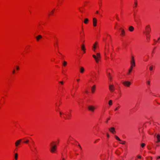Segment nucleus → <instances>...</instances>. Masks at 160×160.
Instances as JSON below:
<instances>
[{
    "mask_svg": "<svg viewBox=\"0 0 160 160\" xmlns=\"http://www.w3.org/2000/svg\"><path fill=\"white\" fill-rule=\"evenodd\" d=\"M80 11L81 12H82V11L81 10H80Z\"/></svg>",
    "mask_w": 160,
    "mask_h": 160,
    "instance_id": "obj_52",
    "label": "nucleus"
},
{
    "mask_svg": "<svg viewBox=\"0 0 160 160\" xmlns=\"http://www.w3.org/2000/svg\"><path fill=\"white\" fill-rule=\"evenodd\" d=\"M108 77L109 78V79L110 80H111L112 79V77L110 75V73H108Z\"/></svg>",
    "mask_w": 160,
    "mask_h": 160,
    "instance_id": "obj_22",
    "label": "nucleus"
},
{
    "mask_svg": "<svg viewBox=\"0 0 160 160\" xmlns=\"http://www.w3.org/2000/svg\"><path fill=\"white\" fill-rule=\"evenodd\" d=\"M92 57L95 59L96 62L98 63L101 58V56L100 53H96V55H93Z\"/></svg>",
    "mask_w": 160,
    "mask_h": 160,
    "instance_id": "obj_3",
    "label": "nucleus"
},
{
    "mask_svg": "<svg viewBox=\"0 0 160 160\" xmlns=\"http://www.w3.org/2000/svg\"><path fill=\"white\" fill-rule=\"evenodd\" d=\"M110 119V118H109L106 121V122L107 123V122H108V120H109Z\"/></svg>",
    "mask_w": 160,
    "mask_h": 160,
    "instance_id": "obj_40",
    "label": "nucleus"
},
{
    "mask_svg": "<svg viewBox=\"0 0 160 160\" xmlns=\"http://www.w3.org/2000/svg\"><path fill=\"white\" fill-rule=\"evenodd\" d=\"M51 148L50 150L52 152H54L56 150V145H53L52 144L51 145Z\"/></svg>",
    "mask_w": 160,
    "mask_h": 160,
    "instance_id": "obj_4",
    "label": "nucleus"
},
{
    "mask_svg": "<svg viewBox=\"0 0 160 160\" xmlns=\"http://www.w3.org/2000/svg\"><path fill=\"white\" fill-rule=\"evenodd\" d=\"M109 89L111 92H113L115 90V88L112 84L109 85Z\"/></svg>",
    "mask_w": 160,
    "mask_h": 160,
    "instance_id": "obj_6",
    "label": "nucleus"
},
{
    "mask_svg": "<svg viewBox=\"0 0 160 160\" xmlns=\"http://www.w3.org/2000/svg\"><path fill=\"white\" fill-rule=\"evenodd\" d=\"M156 136L157 141L156 142V143H158L160 142V134H158L156 135V134L154 135V137Z\"/></svg>",
    "mask_w": 160,
    "mask_h": 160,
    "instance_id": "obj_7",
    "label": "nucleus"
},
{
    "mask_svg": "<svg viewBox=\"0 0 160 160\" xmlns=\"http://www.w3.org/2000/svg\"><path fill=\"white\" fill-rule=\"evenodd\" d=\"M96 141H95V142L94 143H96Z\"/></svg>",
    "mask_w": 160,
    "mask_h": 160,
    "instance_id": "obj_56",
    "label": "nucleus"
},
{
    "mask_svg": "<svg viewBox=\"0 0 160 160\" xmlns=\"http://www.w3.org/2000/svg\"><path fill=\"white\" fill-rule=\"evenodd\" d=\"M16 69L17 70H19V67L18 66H17L16 67Z\"/></svg>",
    "mask_w": 160,
    "mask_h": 160,
    "instance_id": "obj_31",
    "label": "nucleus"
},
{
    "mask_svg": "<svg viewBox=\"0 0 160 160\" xmlns=\"http://www.w3.org/2000/svg\"><path fill=\"white\" fill-rule=\"evenodd\" d=\"M117 109H118V108H116L115 109V111H116V110H117Z\"/></svg>",
    "mask_w": 160,
    "mask_h": 160,
    "instance_id": "obj_46",
    "label": "nucleus"
},
{
    "mask_svg": "<svg viewBox=\"0 0 160 160\" xmlns=\"http://www.w3.org/2000/svg\"><path fill=\"white\" fill-rule=\"evenodd\" d=\"M147 83L148 85H150V81H148L147 82Z\"/></svg>",
    "mask_w": 160,
    "mask_h": 160,
    "instance_id": "obj_37",
    "label": "nucleus"
},
{
    "mask_svg": "<svg viewBox=\"0 0 160 160\" xmlns=\"http://www.w3.org/2000/svg\"><path fill=\"white\" fill-rule=\"evenodd\" d=\"M131 66L130 68L129 69L128 74H129L132 72L133 67H135V63L134 57L133 56L132 57L131 60L130 61Z\"/></svg>",
    "mask_w": 160,
    "mask_h": 160,
    "instance_id": "obj_1",
    "label": "nucleus"
},
{
    "mask_svg": "<svg viewBox=\"0 0 160 160\" xmlns=\"http://www.w3.org/2000/svg\"><path fill=\"white\" fill-rule=\"evenodd\" d=\"M67 63L66 61H63V65L64 66H66L67 65Z\"/></svg>",
    "mask_w": 160,
    "mask_h": 160,
    "instance_id": "obj_23",
    "label": "nucleus"
},
{
    "mask_svg": "<svg viewBox=\"0 0 160 160\" xmlns=\"http://www.w3.org/2000/svg\"><path fill=\"white\" fill-rule=\"evenodd\" d=\"M134 29V27L132 26H130L129 28V30L130 32H132Z\"/></svg>",
    "mask_w": 160,
    "mask_h": 160,
    "instance_id": "obj_17",
    "label": "nucleus"
},
{
    "mask_svg": "<svg viewBox=\"0 0 160 160\" xmlns=\"http://www.w3.org/2000/svg\"><path fill=\"white\" fill-rule=\"evenodd\" d=\"M83 52H84V53H85V51H83Z\"/></svg>",
    "mask_w": 160,
    "mask_h": 160,
    "instance_id": "obj_51",
    "label": "nucleus"
},
{
    "mask_svg": "<svg viewBox=\"0 0 160 160\" xmlns=\"http://www.w3.org/2000/svg\"><path fill=\"white\" fill-rule=\"evenodd\" d=\"M122 159H123V157H122Z\"/></svg>",
    "mask_w": 160,
    "mask_h": 160,
    "instance_id": "obj_55",
    "label": "nucleus"
},
{
    "mask_svg": "<svg viewBox=\"0 0 160 160\" xmlns=\"http://www.w3.org/2000/svg\"><path fill=\"white\" fill-rule=\"evenodd\" d=\"M107 136L108 138L109 137V135L108 133H107Z\"/></svg>",
    "mask_w": 160,
    "mask_h": 160,
    "instance_id": "obj_39",
    "label": "nucleus"
},
{
    "mask_svg": "<svg viewBox=\"0 0 160 160\" xmlns=\"http://www.w3.org/2000/svg\"><path fill=\"white\" fill-rule=\"evenodd\" d=\"M96 88V86L95 85H93L91 88V91L92 93H94Z\"/></svg>",
    "mask_w": 160,
    "mask_h": 160,
    "instance_id": "obj_14",
    "label": "nucleus"
},
{
    "mask_svg": "<svg viewBox=\"0 0 160 160\" xmlns=\"http://www.w3.org/2000/svg\"><path fill=\"white\" fill-rule=\"evenodd\" d=\"M126 142L125 141H123L121 143V144H124Z\"/></svg>",
    "mask_w": 160,
    "mask_h": 160,
    "instance_id": "obj_33",
    "label": "nucleus"
},
{
    "mask_svg": "<svg viewBox=\"0 0 160 160\" xmlns=\"http://www.w3.org/2000/svg\"><path fill=\"white\" fill-rule=\"evenodd\" d=\"M109 131L112 134H114L116 133L115 128L113 127H112L109 129Z\"/></svg>",
    "mask_w": 160,
    "mask_h": 160,
    "instance_id": "obj_9",
    "label": "nucleus"
},
{
    "mask_svg": "<svg viewBox=\"0 0 160 160\" xmlns=\"http://www.w3.org/2000/svg\"><path fill=\"white\" fill-rule=\"evenodd\" d=\"M96 13H97V14H98V11H97L96 12Z\"/></svg>",
    "mask_w": 160,
    "mask_h": 160,
    "instance_id": "obj_45",
    "label": "nucleus"
},
{
    "mask_svg": "<svg viewBox=\"0 0 160 160\" xmlns=\"http://www.w3.org/2000/svg\"><path fill=\"white\" fill-rule=\"evenodd\" d=\"M149 70L152 71L153 70V66H151L149 67Z\"/></svg>",
    "mask_w": 160,
    "mask_h": 160,
    "instance_id": "obj_27",
    "label": "nucleus"
},
{
    "mask_svg": "<svg viewBox=\"0 0 160 160\" xmlns=\"http://www.w3.org/2000/svg\"><path fill=\"white\" fill-rule=\"evenodd\" d=\"M116 19L118 20H119V18H118V14H116Z\"/></svg>",
    "mask_w": 160,
    "mask_h": 160,
    "instance_id": "obj_28",
    "label": "nucleus"
},
{
    "mask_svg": "<svg viewBox=\"0 0 160 160\" xmlns=\"http://www.w3.org/2000/svg\"><path fill=\"white\" fill-rule=\"evenodd\" d=\"M62 160H65V159L64 158H63L62 159Z\"/></svg>",
    "mask_w": 160,
    "mask_h": 160,
    "instance_id": "obj_50",
    "label": "nucleus"
},
{
    "mask_svg": "<svg viewBox=\"0 0 160 160\" xmlns=\"http://www.w3.org/2000/svg\"><path fill=\"white\" fill-rule=\"evenodd\" d=\"M54 46H56L57 47H58V43L57 42H56L54 43Z\"/></svg>",
    "mask_w": 160,
    "mask_h": 160,
    "instance_id": "obj_30",
    "label": "nucleus"
},
{
    "mask_svg": "<svg viewBox=\"0 0 160 160\" xmlns=\"http://www.w3.org/2000/svg\"><path fill=\"white\" fill-rule=\"evenodd\" d=\"M115 138L117 140H118L119 141H121V140L117 136H115Z\"/></svg>",
    "mask_w": 160,
    "mask_h": 160,
    "instance_id": "obj_20",
    "label": "nucleus"
},
{
    "mask_svg": "<svg viewBox=\"0 0 160 160\" xmlns=\"http://www.w3.org/2000/svg\"><path fill=\"white\" fill-rule=\"evenodd\" d=\"M62 114V113L61 112H60V116H61Z\"/></svg>",
    "mask_w": 160,
    "mask_h": 160,
    "instance_id": "obj_44",
    "label": "nucleus"
},
{
    "mask_svg": "<svg viewBox=\"0 0 160 160\" xmlns=\"http://www.w3.org/2000/svg\"><path fill=\"white\" fill-rule=\"evenodd\" d=\"M42 38V36L41 35H39L38 36L36 37V39L37 41H39L40 39Z\"/></svg>",
    "mask_w": 160,
    "mask_h": 160,
    "instance_id": "obj_16",
    "label": "nucleus"
},
{
    "mask_svg": "<svg viewBox=\"0 0 160 160\" xmlns=\"http://www.w3.org/2000/svg\"><path fill=\"white\" fill-rule=\"evenodd\" d=\"M78 146H79V147H80V145L79 144V145H78Z\"/></svg>",
    "mask_w": 160,
    "mask_h": 160,
    "instance_id": "obj_53",
    "label": "nucleus"
},
{
    "mask_svg": "<svg viewBox=\"0 0 160 160\" xmlns=\"http://www.w3.org/2000/svg\"><path fill=\"white\" fill-rule=\"evenodd\" d=\"M145 145V144L144 143H142L141 144V146L142 148H143Z\"/></svg>",
    "mask_w": 160,
    "mask_h": 160,
    "instance_id": "obj_26",
    "label": "nucleus"
},
{
    "mask_svg": "<svg viewBox=\"0 0 160 160\" xmlns=\"http://www.w3.org/2000/svg\"><path fill=\"white\" fill-rule=\"evenodd\" d=\"M81 49L83 51H85V46L84 45H82L81 47Z\"/></svg>",
    "mask_w": 160,
    "mask_h": 160,
    "instance_id": "obj_21",
    "label": "nucleus"
},
{
    "mask_svg": "<svg viewBox=\"0 0 160 160\" xmlns=\"http://www.w3.org/2000/svg\"><path fill=\"white\" fill-rule=\"evenodd\" d=\"M148 160H152V158L151 157H149L148 158Z\"/></svg>",
    "mask_w": 160,
    "mask_h": 160,
    "instance_id": "obj_34",
    "label": "nucleus"
},
{
    "mask_svg": "<svg viewBox=\"0 0 160 160\" xmlns=\"http://www.w3.org/2000/svg\"><path fill=\"white\" fill-rule=\"evenodd\" d=\"M80 148L81 149H82V148L81 147V146H80Z\"/></svg>",
    "mask_w": 160,
    "mask_h": 160,
    "instance_id": "obj_49",
    "label": "nucleus"
},
{
    "mask_svg": "<svg viewBox=\"0 0 160 160\" xmlns=\"http://www.w3.org/2000/svg\"><path fill=\"white\" fill-rule=\"evenodd\" d=\"M123 83L125 86L129 87L131 85V83L129 81H125L123 82Z\"/></svg>",
    "mask_w": 160,
    "mask_h": 160,
    "instance_id": "obj_8",
    "label": "nucleus"
},
{
    "mask_svg": "<svg viewBox=\"0 0 160 160\" xmlns=\"http://www.w3.org/2000/svg\"><path fill=\"white\" fill-rule=\"evenodd\" d=\"M22 140V139H19L15 143V145L16 147L18 146L20 144Z\"/></svg>",
    "mask_w": 160,
    "mask_h": 160,
    "instance_id": "obj_11",
    "label": "nucleus"
},
{
    "mask_svg": "<svg viewBox=\"0 0 160 160\" xmlns=\"http://www.w3.org/2000/svg\"><path fill=\"white\" fill-rule=\"evenodd\" d=\"M55 143V142H52L51 143V144H50V146H51V144H52V145H53V143Z\"/></svg>",
    "mask_w": 160,
    "mask_h": 160,
    "instance_id": "obj_32",
    "label": "nucleus"
},
{
    "mask_svg": "<svg viewBox=\"0 0 160 160\" xmlns=\"http://www.w3.org/2000/svg\"><path fill=\"white\" fill-rule=\"evenodd\" d=\"M159 158H160V156H158L157 158V159H158Z\"/></svg>",
    "mask_w": 160,
    "mask_h": 160,
    "instance_id": "obj_43",
    "label": "nucleus"
},
{
    "mask_svg": "<svg viewBox=\"0 0 160 160\" xmlns=\"http://www.w3.org/2000/svg\"><path fill=\"white\" fill-rule=\"evenodd\" d=\"M146 30L147 32L146 34L147 39L148 40H149L150 39V32L151 30L149 25H148L146 27Z\"/></svg>",
    "mask_w": 160,
    "mask_h": 160,
    "instance_id": "obj_2",
    "label": "nucleus"
},
{
    "mask_svg": "<svg viewBox=\"0 0 160 160\" xmlns=\"http://www.w3.org/2000/svg\"><path fill=\"white\" fill-rule=\"evenodd\" d=\"M120 29L121 30V35L122 36H124L125 35V31L122 28H120Z\"/></svg>",
    "mask_w": 160,
    "mask_h": 160,
    "instance_id": "obj_13",
    "label": "nucleus"
},
{
    "mask_svg": "<svg viewBox=\"0 0 160 160\" xmlns=\"http://www.w3.org/2000/svg\"><path fill=\"white\" fill-rule=\"evenodd\" d=\"M89 21V20L88 18H85L84 21V23L86 24H87L88 23V22Z\"/></svg>",
    "mask_w": 160,
    "mask_h": 160,
    "instance_id": "obj_18",
    "label": "nucleus"
},
{
    "mask_svg": "<svg viewBox=\"0 0 160 160\" xmlns=\"http://www.w3.org/2000/svg\"><path fill=\"white\" fill-rule=\"evenodd\" d=\"M85 92H86V93H88V91L87 90H86V91Z\"/></svg>",
    "mask_w": 160,
    "mask_h": 160,
    "instance_id": "obj_47",
    "label": "nucleus"
},
{
    "mask_svg": "<svg viewBox=\"0 0 160 160\" xmlns=\"http://www.w3.org/2000/svg\"><path fill=\"white\" fill-rule=\"evenodd\" d=\"M80 72L81 73H83L84 72L85 69L83 67H81L80 68Z\"/></svg>",
    "mask_w": 160,
    "mask_h": 160,
    "instance_id": "obj_15",
    "label": "nucleus"
},
{
    "mask_svg": "<svg viewBox=\"0 0 160 160\" xmlns=\"http://www.w3.org/2000/svg\"><path fill=\"white\" fill-rule=\"evenodd\" d=\"M36 148H35V150H36Z\"/></svg>",
    "mask_w": 160,
    "mask_h": 160,
    "instance_id": "obj_58",
    "label": "nucleus"
},
{
    "mask_svg": "<svg viewBox=\"0 0 160 160\" xmlns=\"http://www.w3.org/2000/svg\"><path fill=\"white\" fill-rule=\"evenodd\" d=\"M157 146L158 147V146H159V145H157Z\"/></svg>",
    "mask_w": 160,
    "mask_h": 160,
    "instance_id": "obj_57",
    "label": "nucleus"
},
{
    "mask_svg": "<svg viewBox=\"0 0 160 160\" xmlns=\"http://www.w3.org/2000/svg\"><path fill=\"white\" fill-rule=\"evenodd\" d=\"M15 160H17L18 159V154L17 153H16L15 154Z\"/></svg>",
    "mask_w": 160,
    "mask_h": 160,
    "instance_id": "obj_19",
    "label": "nucleus"
},
{
    "mask_svg": "<svg viewBox=\"0 0 160 160\" xmlns=\"http://www.w3.org/2000/svg\"><path fill=\"white\" fill-rule=\"evenodd\" d=\"M135 7H136L137 6V2H135Z\"/></svg>",
    "mask_w": 160,
    "mask_h": 160,
    "instance_id": "obj_36",
    "label": "nucleus"
},
{
    "mask_svg": "<svg viewBox=\"0 0 160 160\" xmlns=\"http://www.w3.org/2000/svg\"><path fill=\"white\" fill-rule=\"evenodd\" d=\"M160 38H158V41H159V40Z\"/></svg>",
    "mask_w": 160,
    "mask_h": 160,
    "instance_id": "obj_48",
    "label": "nucleus"
},
{
    "mask_svg": "<svg viewBox=\"0 0 160 160\" xmlns=\"http://www.w3.org/2000/svg\"><path fill=\"white\" fill-rule=\"evenodd\" d=\"M69 116H71V115L70 114V115H69Z\"/></svg>",
    "mask_w": 160,
    "mask_h": 160,
    "instance_id": "obj_54",
    "label": "nucleus"
},
{
    "mask_svg": "<svg viewBox=\"0 0 160 160\" xmlns=\"http://www.w3.org/2000/svg\"><path fill=\"white\" fill-rule=\"evenodd\" d=\"M60 82L62 84H63V82H62V81H61V82Z\"/></svg>",
    "mask_w": 160,
    "mask_h": 160,
    "instance_id": "obj_41",
    "label": "nucleus"
},
{
    "mask_svg": "<svg viewBox=\"0 0 160 160\" xmlns=\"http://www.w3.org/2000/svg\"><path fill=\"white\" fill-rule=\"evenodd\" d=\"M35 160H37V159H35Z\"/></svg>",
    "mask_w": 160,
    "mask_h": 160,
    "instance_id": "obj_59",
    "label": "nucleus"
},
{
    "mask_svg": "<svg viewBox=\"0 0 160 160\" xmlns=\"http://www.w3.org/2000/svg\"><path fill=\"white\" fill-rule=\"evenodd\" d=\"M138 158H141V156L140 155H138Z\"/></svg>",
    "mask_w": 160,
    "mask_h": 160,
    "instance_id": "obj_35",
    "label": "nucleus"
},
{
    "mask_svg": "<svg viewBox=\"0 0 160 160\" xmlns=\"http://www.w3.org/2000/svg\"><path fill=\"white\" fill-rule=\"evenodd\" d=\"M93 25L94 27H96L97 26V20L96 18H94L92 19Z\"/></svg>",
    "mask_w": 160,
    "mask_h": 160,
    "instance_id": "obj_5",
    "label": "nucleus"
},
{
    "mask_svg": "<svg viewBox=\"0 0 160 160\" xmlns=\"http://www.w3.org/2000/svg\"><path fill=\"white\" fill-rule=\"evenodd\" d=\"M95 108L92 106H89L88 107L89 110L93 112L94 111Z\"/></svg>",
    "mask_w": 160,
    "mask_h": 160,
    "instance_id": "obj_10",
    "label": "nucleus"
},
{
    "mask_svg": "<svg viewBox=\"0 0 160 160\" xmlns=\"http://www.w3.org/2000/svg\"><path fill=\"white\" fill-rule=\"evenodd\" d=\"M77 81L78 82L80 81V79H78L77 80Z\"/></svg>",
    "mask_w": 160,
    "mask_h": 160,
    "instance_id": "obj_42",
    "label": "nucleus"
},
{
    "mask_svg": "<svg viewBox=\"0 0 160 160\" xmlns=\"http://www.w3.org/2000/svg\"><path fill=\"white\" fill-rule=\"evenodd\" d=\"M15 73V70H14L13 71H12V73L13 74H14Z\"/></svg>",
    "mask_w": 160,
    "mask_h": 160,
    "instance_id": "obj_38",
    "label": "nucleus"
},
{
    "mask_svg": "<svg viewBox=\"0 0 160 160\" xmlns=\"http://www.w3.org/2000/svg\"><path fill=\"white\" fill-rule=\"evenodd\" d=\"M54 12V10H52L51 11V13H50L49 14V15H52L53 13Z\"/></svg>",
    "mask_w": 160,
    "mask_h": 160,
    "instance_id": "obj_25",
    "label": "nucleus"
},
{
    "mask_svg": "<svg viewBox=\"0 0 160 160\" xmlns=\"http://www.w3.org/2000/svg\"><path fill=\"white\" fill-rule=\"evenodd\" d=\"M98 42H96L93 45V47L92 48L93 50L94 51H95L96 48L98 47L97 46Z\"/></svg>",
    "mask_w": 160,
    "mask_h": 160,
    "instance_id": "obj_12",
    "label": "nucleus"
},
{
    "mask_svg": "<svg viewBox=\"0 0 160 160\" xmlns=\"http://www.w3.org/2000/svg\"><path fill=\"white\" fill-rule=\"evenodd\" d=\"M29 142V140H27L26 141L24 142L25 143H27Z\"/></svg>",
    "mask_w": 160,
    "mask_h": 160,
    "instance_id": "obj_29",
    "label": "nucleus"
},
{
    "mask_svg": "<svg viewBox=\"0 0 160 160\" xmlns=\"http://www.w3.org/2000/svg\"><path fill=\"white\" fill-rule=\"evenodd\" d=\"M109 104L110 105H111L112 104V101L111 100H110L109 101Z\"/></svg>",
    "mask_w": 160,
    "mask_h": 160,
    "instance_id": "obj_24",
    "label": "nucleus"
}]
</instances>
